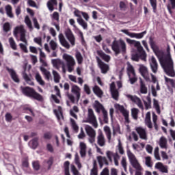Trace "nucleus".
Segmentation results:
<instances>
[{
	"instance_id": "obj_1",
	"label": "nucleus",
	"mask_w": 175,
	"mask_h": 175,
	"mask_svg": "<svg viewBox=\"0 0 175 175\" xmlns=\"http://www.w3.org/2000/svg\"><path fill=\"white\" fill-rule=\"evenodd\" d=\"M149 44L153 50L155 55L157 57L161 66H162L164 72L170 77H175L174 66L173 65V59L170 54L165 55V52L162 50H159L158 46L155 44L154 38L152 37L149 38Z\"/></svg>"
},
{
	"instance_id": "obj_2",
	"label": "nucleus",
	"mask_w": 175,
	"mask_h": 175,
	"mask_svg": "<svg viewBox=\"0 0 175 175\" xmlns=\"http://www.w3.org/2000/svg\"><path fill=\"white\" fill-rule=\"evenodd\" d=\"M127 42L130 43V44H133V46L136 47L138 52V53L132 55V61L139 62V58L142 61H146V59L147 58V54L146 53V51H144V49H143V46H142V44H140V42L131 39H127Z\"/></svg>"
},
{
	"instance_id": "obj_3",
	"label": "nucleus",
	"mask_w": 175,
	"mask_h": 175,
	"mask_svg": "<svg viewBox=\"0 0 175 175\" xmlns=\"http://www.w3.org/2000/svg\"><path fill=\"white\" fill-rule=\"evenodd\" d=\"M127 155L129 157V159L130 161L131 165L133 166L134 169H135V175H143V172H144V168L140 165L136 157L131 150H127Z\"/></svg>"
},
{
	"instance_id": "obj_4",
	"label": "nucleus",
	"mask_w": 175,
	"mask_h": 175,
	"mask_svg": "<svg viewBox=\"0 0 175 175\" xmlns=\"http://www.w3.org/2000/svg\"><path fill=\"white\" fill-rule=\"evenodd\" d=\"M21 91L25 96L38 100V102H43V96L38 93L33 88L29 86L23 87L21 88Z\"/></svg>"
},
{
	"instance_id": "obj_5",
	"label": "nucleus",
	"mask_w": 175,
	"mask_h": 175,
	"mask_svg": "<svg viewBox=\"0 0 175 175\" xmlns=\"http://www.w3.org/2000/svg\"><path fill=\"white\" fill-rule=\"evenodd\" d=\"M111 49L115 53V55L118 54H125L126 53V44L123 40H113L111 45Z\"/></svg>"
},
{
	"instance_id": "obj_6",
	"label": "nucleus",
	"mask_w": 175,
	"mask_h": 175,
	"mask_svg": "<svg viewBox=\"0 0 175 175\" xmlns=\"http://www.w3.org/2000/svg\"><path fill=\"white\" fill-rule=\"evenodd\" d=\"M86 122L92 124L94 128H98V121L96 120V117H95V115L94 114V110H92V109H88V120Z\"/></svg>"
},
{
	"instance_id": "obj_7",
	"label": "nucleus",
	"mask_w": 175,
	"mask_h": 175,
	"mask_svg": "<svg viewBox=\"0 0 175 175\" xmlns=\"http://www.w3.org/2000/svg\"><path fill=\"white\" fill-rule=\"evenodd\" d=\"M139 72L141 76L145 79L146 81H150V76L148 74V68L144 64H139Z\"/></svg>"
},
{
	"instance_id": "obj_8",
	"label": "nucleus",
	"mask_w": 175,
	"mask_h": 175,
	"mask_svg": "<svg viewBox=\"0 0 175 175\" xmlns=\"http://www.w3.org/2000/svg\"><path fill=\"white\" fill-rule=\"evenodd\" d=\"M65 36L72 46L76 44V38H75V35L70 29L68 28L66 29Z\"/></svg>"
},
{
	"instance_id": "obj_9",
	"label": "nucleus",
	"mask_w": 175,
	"mask_h": 175,
	"mask_svg": "<svg viewBox=\"0 0 175 175\" xmlns=\"http://www.w3.org/2000/svg\"><path fill=\"white\" fill-rule=\"evenodd\" d=\"M126 97L133 101V103H135V105H137L139 109H142V110L144 109V107H143V103H142L140 98L136 96H132L131 94H127Z\"/></svg>"
},
{
	"instance_id": "obj_10",
	"label": "nucleus",
	"mask_w": 175,
	"mask_h": 175,
	"mask_svg": "<svg viewBox=\"0 0 175 175\" xmlns=\"http://www.w3.org/2000/svg\"><path fill=\"white\" fill-rule=\"evenodd\" d=\"M96 58L97 64L101 70V72L104 74L107 73V72H109V65L102 62V60L100 59V58H99V57H96Z\"/></svg>"
},
{
	"instance_id": "obj_11",
	"label": "nucleus",
	"mask_w": 175,
	"mask_h": 175,
	"mask_svg": "<svg viewBox=\"0 0 175 175\" xmlns=\"http://www.w3.org/2000/svg\"><path fill=\"white\" fill-rule=\"evenodd\" d=\"M52 64L53 66L56 68V69H59V66H61L62 65L63 73H66V69L65 68V64H64L62 61H61L59 59H52Z\"/></svg>"
},
{
	"instance_id": "obj_12",
	"label": "nucleus",
	"mask_w": 175,
	"mask_h": 175,
	"mask_svg": "<svg viewBox=\"0 0 175 175\" xmlns=\"http://www.w3.org/2000/svg\"><path fill=\"white\" fill-rule=\"evenodd\" d=\"M97 144L100 147H105L106 146V138H105V135H103L102 131L99 132L97 136Z\"/></svg>"
},
{
	"instance_id": "obj_13",
	"label": "nucleus",
	"mask_w": 175,
	"mask_h": 175,
	"mask_svg": "<svg viewBox=\"0 0 175 175\" xmlns=\"http://www.w3.org/2000/svg\"><path fill=\"white\" fill-rule=\"evenodd\" d=\"M150 65L152 72H153V73H157V72H158V62H157L155 57L152 56Z\"/></svg>"
},
{
	"instance_id": "obj_14",
	"label": "nucleus",
	"mask_w": 175,
	"mask_h": 175,
	"mask_svg": "<svg viewBox=\"0 0 175 175\" xmlns=\"http://www.w3.org/2000/svg\"><path fill=\"white\" fill-rule=\"evenodd\" d=\"M81 91V89L77 85H72V89H71V92L74 94L75 96H76V99L77 102L80 100V96H81V93L80 92Z\"/></svg>"
},
{
	"instance_id": "obj_15",
	"label": "nucleus",
	"mask_w": 175,
	"mask_h": 175,
	"mask_svg": "<svg viewBox=\"0 0 175 175\" xmlns=\"http://www.w3.org/2000/svg\"><path fill=\"white\" fill-rule=\"evenodd\" d=\"M119 110L122 113V116L124 117L125 122L129 124L131 121L129 120V112L125 109V107L122 105H119Z\"/></svg>"
},
{
	"instance_id": "obj_16",
	"label": "nucleus",
	"mask_w": 175,
	"mask_h": 175,
	"mask_svg": "<svg viewBox=\"0 0 175 175\" xmlns=\"http://www.w3.org/2000/svg\"><path fill=\"white\" fill-rule=\"evenodd\" d=\"M59 40L62 44V46H63V47H65L68 50H69V49H70V45L69 44V42H68V41H66V40L65 39L64 34L60 33L59 35Z\"/></svg>"
},
{
	"instance_id": "obj_17",
	"label": "nucleus",
	"mask_w": 175,
	"mask_h": 175,
	"mask_svg": "<svg viewBox=\"0 0 175 175\" xmlns=\"http://www.w3.org/2000/svg\"><path fill=\"white\" fill-rule=\"evenodd\" d=\"M25 29H24V25H21L20 26H17L14 29V36L17 38L18 36V33L21 35V33H25Z\"/></svg>"
},
{
	"instance_id": "obj_18",
	"label": "nucleus",
	"mask_w": 175,
	"mask_h": 175,
	"mask_svg": "<svg viewBox=\"0 0 175 175\" xmlns=\"http://www.w3.org/2000/svg\"><path fill=\"white\" fill-rule=\"evenodd\" d=\"M156 169H158L161 173H169L167 166L164 165L163 163L158 162L155 164Z\"/></svg>"
},
{
	"instance_id": "obj_19",
	"label": "nucleus",
	"mask_w": 175,
	"mask_h": 175,
	"mask_svg": "<svg viewBox=\"0 0 175 175\" xmlns=\"http://www.w3.org/2000/svg\"><path fill=\"white\" fill-rule=\"evenodd\" d=\"M63 59L67 62V65H75L76 62H75V59L70 55L64 53L63 55Z\"/></svg>"
},
{
	"instance_id": "obj_20",
	"label": "nucleus",
	"mask_w": 175,
	"mask_h": 175,
	"mask_svg": "<svg viewBox=\"0 0 175 175\" xmlns=\"http://www.w3.org/2000/svg\"><path fill=\"white\" fill-rule=\"evenodd\" d=\"M136 132L139 135L140 139H143L144 140L147 139V133H146V130L142 127H138L136 129Z\"/></svg>"
},
{
	"instance_id": "obj_21",
	"label": "nucleus",
	"mask_w": 175,
	"mask_h": 175,
	"mask_svg": "<svg viewBox=\"0 0 175 175\" xmlns=\"http://www.w3.org/2000/svg\"><path fill=\"white\" fill-rule=\"evenodd\" d=\"M106 154L109 162H113V159L111 158V157H113V159H116V160H118L120 158V154H118L117 152L113 154L110 150L107 151Z\"/></svg>"
},
{
	"instance_id": "obj_22",
	"label": "nucleus",
	"mask_w": 175,
	"mask_h": 175,
	"mask_svg": "<svg viewBox=\"0 0 175 175\" xmlns=\"http://www.w3.org/2000/svg\"><path fill=\"white\" fill-rule=\"evenodd\" d=\"M97 160L100 169L103 167V163L107 165H109V161H107V159L105 157L98 156L97 157Z\"/></svg>"
},
{
	"instance_id": "obj_23",
	"label": "nucleus",
	"mask_w": 175,
	"mask_h": 175,
	"mask_svg": "<svg viewBox=\"0 0 175 175\" xmlns=\"http://www.w3.org/2000/svg\"><path fill=\"white\" fill-rule=\"evenodd\" d=\"M40 69L46 80L48 81H50V79L51 78V73L50 71L47 70L44 67H40Z\"/></svg>"
},
{
	"instance_id": "obj_24",
	"label": "nucleus",
	"mask_w": 175,
	"mask_h": 175,
	"mask_svg": "<svg viewBox=\"0 0 175 175\" xmlns=\"http://www.w3.org/2000/svg\"><path fill=\"white\" fill-rule=\"evenodd\" d=\"M93 92L96 95L98 98H102L103 96V91H102V89L99 88L98 85H95L93 88Z\"/></svg>"
},
{
	"instance_id": "obj_25",
	"label": "nucleus",
	"mask_w": 175,
	"mask_h": 175,
	"mask_svg": "<svg viewBox=\"0 0 175 175\" xmlns=\"http://www.w3.org/2000/svg\"><path fill=\"white\" fill-rule=\"evenodd\" d=\"M159 146L161 148L167 149V139L165 137H161L159 140Z\"/></svg>"
},
{
	"instance_id": "obj_26",
	"label": "nucleus",
	"mask_w": 175,
	"mask_h": 175,
	"mask_svg": "<svg viewBox=\"0 0 175 175\" xmlns=\"http://www.w3.org/2000/svg\"><path fill=\"white\" fill-rule=\"evenodd\" d=\"M85 131L89 137L92 136V137L94 136H96V133L95 132V130H94L91 126L87 125L85 126Z\"/></svg>"
},
{
	"instance_id": "obj_27",
	"label": "nucleus",
	"mask_w": 175,
	"mask_h": 175,
	"mask_svg": "<svg viewBox=\"0 0 175 175\" xmlns=\"http://www.w3.org/2000/svg\"><path fill=\"white\" fill-rule=\"evenodd\" d=\"M57 5H58L57 0H49L47 2V8L51 12L54 10V5L57 6Z\"/></svg>"
},
{
	"instance_id": "obj_28",
	"label": "nucleus",
	"mask_w": 175,
	"mask_h": 175,
	"mask_svg": "<svg viewBox=\"0 0 175 175\" xmlns=\"http://www.w3.org/2000/svg\"><path fill=\"white\" fill-rule=\"evenodd\" d=\"M38 140H39V138L35 137L34 139H33L31 141L29 142V146L31 148H33V150L38 148V146H39V143L38 142Z\"/></svg>"
},
{
	"instance_id": "obj_29",
	"label": "nucleus",
	"mask_w": 175,
	"mask_h": 175,
	"mask_svg": "<svg viewBox=\"0 0 175 175\" xmlns=\"http://www.w3.org/2000/svg\"><path fill=\"white\" fill-rule=\"evenodd\" d=\"M12 10H13V8H12V5H7L5 6L6 14L8 17H10V18H13V17H14Z\"/></svg>"
},
{
	"instance_id": "obj_30",
	"label": "nucleus",
	"mask_w": 175,
	"mask_h": 175,
	"mask_svg": "<svg viewBox=\"0 0 175 175\" xmlns=\"http://www.w3.org/2000/svg\"><path fill=\"white\" fill-rule=\"evenodd\" d=\"M94 108L95 109L96 113H100V110H105L103 105L99 103V101L96 100L95 104L94 105Z\"/></svg>"
},
{
	"instance_id": "obj_31",
	"label": "nucleus",
	"mask_w": 175,
	"mask_h": 175,
	"mask_svg": "<svg viewBox=\"0 0 175 175\" xmlns=\"http://www.w3.org/2000/svg\"><path fill=\"white\" fill-rule=\"evenodd\" d=\"M10 76H11L12 80L15 83H20V79H18V76L17 75V73H16V71L11 69V70H10Z\"/></svg>"
},
{
	"instance_id": "obj_32",
	"label": "nucleus",
	"mask_w": 175,
	"mask_h": 175,
	"mask_svg": "<svg viewBox=\"0 0 175 175\" xmlns=\"http://www.w3.org/2000/svg\"><path fill=\"white\" fill-rule=\"evenodd\" d=\"M90 175H98V163L96 160L93 161V167L90 171Z\"/></svg>"
},
{
	"instance_id": "obj_33",
	"label": "nucleus",
	"mask_w": 175,
	"mask_h": 175,
	"mask_svg": "<svg viewBox=\"0 0 175 175\" xmlns=\"http://www.w3.org/2000/svg\"><path fill=\"white\" fill-rule=\"evenodd\" d=\"M146 100H148V102L144 101V103L146 110H148V109H151V97L150 93L146 96Z\"/></svg>"
},
{
	"instance_id": "obj_34",
	"label": "nucleus",
	"mask_w": 175,
	"mask_h": 175,
	"mask_svg": "<svg viewBox=\"0 0 175 175\" xmlns=\"http://www.w3.org/2000/svg\"><path fill=\"white\" fill-rule=\"evenodd\" d=\"M98 55H100L102 59H103V61H105V62H110V59H111L110 55H107L103 52H99Z\"/></svg>"
},
{
	"instance_id": "obj_35",
	"label": "nucleus",
	"mask_w": 175,
	"mask_h": 175,
	"mask_svg": "<svg viewBox=\"0 0 175 175\" xmlns=\"http://www.w3.org/2000/svg\"><path fill=\"white\" fill-rule=\"evenodd\" d=\"M153 107L155 108L157 114H161V106H159V101L155 98L153 99Z\"/></svg>"
},
{
	"instance_id": "obj_36",
	"label": "nucleus",
	"mask_w": 175,
	"mask_h": 175,
	"mask_svg": "<svg viewBox=\"0 0 175 175\" xmlns=\"http://www.w3.org/2000/svg\"><path fill=\"white\" fill-rule=\"evenodd\" d=\"M147 33V31H144L142 33H133L131 34V38H135L136 39H142L144 37V35Z\"/></svg>"
},
{
	"instance_id": "obj_37",
	"label": "nucleus",
	"mask_w": 175,
	"mask_h": 175,
	"mask_svg": "<svg viewBox=\"0 0 175 175\" xmlns=\"http://www.w3.org/2000/svg\"><path fill=\"white\" fill-rule=\"evenodd\" d=\"M148 89L143 81H140V92L141 94H147Z\"/></svg>"
},
{
	"instance_id": "obj_38",
	"label": "nucleus",
	"mask_w": 175,
	"mask_h": 175,
	"mask_svg": "<svg viewBox=\"0 0 175 175\" xmlns=\"http://www.w3.org/2000/svg\"><path fill=\"white\" fill-rule=\"evenodd\" d=\"M69 166H70V162H69V161H65L64 163L65 175H70V172H69Z\"/></svg>"
},
{
	"instance_id": "obj_39",
	"label": "nucleus",
	"mask_w": 175,
	"mask_h": 175,
	"mask_svg": "<svg viewBox=\"0 0 175 175\" xmlns=\"http://www.w3.org/2000/svg\"><path fill=\"white\" fill-rule=\"evenodd\" d=\"M77 23L81 25L83 29H87L88 28V24H87V22H85L83 18H77Z\"/></svg>"
},
{
	"instance_id": "obj_40",
	"label": "nucleus",
	"mask_w": 175,
	"mask_h": 175,
	"mask_svg": "<svg viewBox=\"0 0 175 175\" xmlns=\"http://www.w3.org/2000/svg\"><path fill=\"white\" fill-rule=\"evenodd\" d=\"M52 74L53 75L55 83H59V81L61 80V76L59 75V74L54 70L52 71Z\"/></svg>"
},
{
	"instance_id": "obj_41",
	"label": "nucleus",
	"mask_w": 175,
	"mask_h": 175,
	"mask_svg": "<svg viewBox=\"0 0 175 175\" xmlns=\"http://www.w3.org/2000/svg\"><path fill=\"white\" fill-rule=\"evenodd\" d=\"M165 81L168 85H171L172 88H175V79L165 77Z\"/></svg>"
},
{
	"instance_id": "obj_42",
	"label": "nucleus",
	"mask_w": 175,
	"mask_h": 175,
	"mask_svg": "<svg viewBox=\"0 0 175 175\" xmlns=\"http://www.w3.org/2000/svg\"><path fill=\"white\" fill-rule=\"evenodd\" d=\"M75 57H76L77 61L79 65L83 64V55H81V53L79 51H77L76 53Z\"/></svg>"
},
{
	"instance_id": "obj_43",
	"label": "nucleus",
	"mask_w": 175,
	"mask_h": 175,
	"mask_svg": "<svg viewBox=\"0 0 175 175\" xmlns=\"http://www.w3.org/2000/svg\"><path fill=\"white\" fill-rule=\"evenodd\" d=\"M9 43L12 50H17V45L16 44V42L13 37L9 38Z\"/></svg>"
},
{
	"instance_id": "obj_44",
	"label": "nucleus",
	"mask_w": 175,
	"mask_h": 175,
	"mask_svg": "<svg viewBox=\"0 0 175 175\" xmlns=\"http://www.w3.org/2000/svg\"><path fill=\"white\" fill-rule=\"evenodd\" d=\"M119 153L121 155H124L125 154V151L124 150V147H122V144L121 143V139H118V144L117 146Z\"/></svg>"
},
{
	"instance_id": "obj_45",
	"label": "nucleus",
	"mask_w": 175,
	"mask_h": 175,
	"mask_svg": "<svg viewBox=\"0 0 175 175\" xmlns=\"http://www.w3.org/2000/svg\"><path fill=\"white\" fill-rule=\"evenodd\" d=\"M145 165L148 167H152V161L151 160V157L148 156L145 157Z\"/></svg>"
},
{
	"instance_id": "obj_46",
	"label": "nucleus",
	"mask_w": 175,
	"mask_h": 175,
	"mask_svg": "<svg viewBox=\"0 0 175 175\" xmlns=\"http://www.w3.org/2000/svg\"><path fill=\"white\" fill-rule=\"evenodd\" d=\"M36 80L40 84V85H44L45 83L44 81L42 79V76H40V74L37 73L36 75Z\"/></svg>"
},
{
	"instance_id": "obj_47",
	"label": "nucleus",
	"mask_w": 175,
	"mask_h": 175,
	"mask_svg": "<svg viewBox=\"0 0 175 175\" xmlns=\"http://www.w3.org/2000/svg\"><path fill=\"white\" fill-rule=\"evenodd\" d=\"M25 22L29 29H33V27H32V22H31V19H29V17L26 16L25 18Z\"/></svg>"
},
{
	"instance_id": "obj_48",
	"label": "nucleus",
	"mask_w": 175,
	"mask_h": 175,
	"mask_svg": "<svg viewBox=\"0 0 175 175\" xmlns=\"http://www.w3.org/2000/svg\"><path fill=\"white\" fill-rule=\"evenodd\" d=\"M139 114V109L133 108L131 110V116L134 120H137V115Z\"/></svg>"
},
{
	"instance_id": "obj_49",
	"label": "nucleus",
	"mask_w": 175,
	"mask_h": 175,
	"mask_svg": "<svg viewBox=\"0 0 175 175\" xmlns=\"http://www.w3.org/2000/svg\"><path fill=\"white\" fill-rule=\"evenodd\" d=\"M70 122L73 131H75V132H79V126L76 124V121L73 119H70Z\"/></svg>"
},
{
	"instance_id": "obj_50",
	"label": "nucleus",
	"mask_w": 175,
	"mask_h": 175,
	"mask_svg": "<svg viewBox=\"0 0 175 175\" xmlns=\"http://www.w3.org/2000/svg\"><path fill=\"white\" fill-rule=\"evenodd\" d=\"M32 166L34 170H40V163H39V161H36L32 162Z\"/></svg>"
},
{
	"instance_id": "obj_51",
	"label": "nucleus",
	"mask_w": 175,
	"mask_h": 175,
	"mask_svg": "<svg viewBox=\"0 0 175 175\" xmlns=\"http://www.w3.org/2000/svg\"><path fill=\"white\" fill-rule=\"evenodd\" d=\"M121 165H122L124 172H128L127 164H126V159L125 157L122 158Z\"/></svg>"
},
{
	"instance_id": "obj_52",
	"label": "nucleus",
	"mask_w": 175,
	"mask_h": 175,
	"mask_svg": "<svg viewBox=\"0 0 175 175\" xmlns=\"http://www.w3.org/2000/svg\"><path fill=\"white\" fill-rule=\"evenodd\" d=\"M103 122H105V124H109V117L107 116V111L103 109Z\"/></svg>"
},
{
	"instance_id": "obj_53",
	"label": "nucleus",
	"mask_w": 175,
	"mask_h": 175,
	"mask_svg": "<svg viewBox=\"0 0 175 175\" xmlns=\"http://www.w3.org/2000/svg\"><path fill=\"white\" fill-rule=\"evenodd\" d=\"M127 72H129V73H131V75H133V76H136V72H135V68H133V66L132 65H129L127 67Z\"/></svg>"
},
{
	"instance_id": "obj_54",
	"label": "nucleus",
	"mask_w": 175,
	"mask_h": 175,
	"mask_svg": "<svg viewBox=\"0 0 175 175\" xmlns=\"http://www.w3.org/2000/svg\"><path fill=\"white\" fill-rule=\"evenodd\" d=\"M48 165V170L51 169V166H53V163H54V157H51L49 160L46 161Z\"/></svg>"
},
{
	"instance_id": "obj_55",
	"label": "nucleus",
	"mask_w": 175,
	"mask_h": 175,
	"mask_svg": "<svg viewBox=\"0 0 175 175\" xmlns=\"http://www.w3.org/2000/svg\"><path fill=\"white\" fill-rule=\"evenodd\" d=\"M154 13H157V0H149Z\"/></svg>"
},
{
	"instance_id": "obj_56",
	"label": "nucleus",
	"mask_w": 175,
	"mask_h": 175,
	"mask_svg": "<svg viewBox=\"0 0 175 175\" xmlns=\"http://www.w3.org/2000/svg\"><path fill=\"white\" fill-rule=\"evenodd\" d=\"M22 167L23 169H28V167H29V162H28V159H25L24 160H23Z\"/></svg>"
},
{
	"instance_id": "obj_57",
	"label": "nucleus",
	"mask_w": 175,
	"mask_h": 175,
	"mask_svg": "<svg viewBox=\"0 0 175 175\" xmlns=\"http://www.w3.org/2000/svg\"><path fill=\"white\" fill-rule=\"evenodd\" d=\"M3 29L4 32H9V31H10V23H9L8 22L4 23L3 26Z\"/></svg>"
},
{
	"instance_id": "obj_58",
	"label": "nucleus",
	"mask_w": 175,
	"mask_h": 175,
	"mask_svg": "<svg viewBox=\"0 0 175 175\" xmlns=\"http://www.w3.org/2000/svg\"><path fill=\"white\" fill-rule=\"evenodd\" d=\"M111 94L112 95V98L113 99H115V100H118V90H112L111 92Z\"/></svg>"
},
{
	"instance_id": "obj_59",
	"label": "nucleus",
	"mask_w": 175,
	"mask_h": 175,
	"mask_svg": "<svg viewBox=\"0 0 175 175\" xmlns=\"http://www.w3.org/2000/svg\"><path fill=\"white\" fill-rule=\"evenodd\" d=\"M52 18L53 20H55L57 23L59 22V14L57 12H53Z\"/></svg>"
},
{
	"instance_id": "obj_60",
	"label": "nucleus",
	"mask_w": 175,
	"mask_h": 175,
	"mask_svg": "<svg viewBox=\"0 0 175 175\" xmlns=\"http://www.w3.org/2000/svg\"><path fill=\"white\" fill-rule=\"evenodd\" d=\"M71 171L74 175H80V172H79V170H77V168H76L75 165H71Z\"/></svg>"
},
{
	"instance_id": "obj_61",
	"label": "nucleus",
	"mask_w": 175,
	"mask_h": 175,
	"mask_svg": "<svg viewBox=\"0 0 175 175\" xmlns=\"http://www.w3.org/2000/svg\"><path fill=\"white\" fill-rule=\"evenodd\" d=\"M20 36L21 42H23V43H25V44H27V43H28V41L27 40V38H25V33H21Z\"/></svg>"
},
{
	"instance_id": "obj_62",
	"label": "nucleus",
	"mask_w": 175,
	"mask_h": 175,
	"mask_svg": "<svg viewBox=\"0 0 175 175\" xmlns=\"http://www.w3.org/2000/svg\"><path fill=\"white\" fill-rule=\"evenodd\" d=\"M19 46L22 51L27 53H28V49L27 48V46H25L24 44L21 43L19 44Z\"/></svg>"
},
{
	"instance_id": "obj_63",
	"label": "nucleus",
	"mask_w": 175,
	"mask_h": 175,
	"mask_svg": "<svg viewBox=\"0 0 175 175\" xmlns=\"http://www.w3.org/2000/svg\"><path fill=\"white\" fill-rule=\"evenodd\" d=\"M33 40L35 43H37L38 46H40L42 47V37L35 38Z\"/></svg>"
},
{
	"instance_id": "obj_64",
	"label": "nucleus",
	"mask_w": 175,
	"mask_h": 175,
	"mask_svg": "<svg viewBox=\"0 0 175 175\" xmlns=\"http://www.w3.org/2000/svg\"><path fill=\"white\" fill-rule=\"evenodd\" d=\"M100 175H109V168L105 167L103 170V171L100 172Z\"/></svg>"
}]
</instances>
